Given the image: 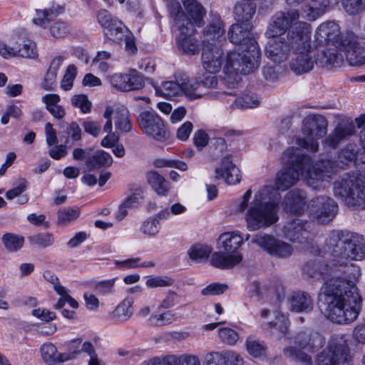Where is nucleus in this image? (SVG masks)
I'll use <instances>...</instances> for the list:
<instances>
[{"mask_svg":"<svg viewBox=\"0 0 365 365\" xmlns=\"http://www.w3.org/2000/svg\"><path fill=\"white\" fill-rule=\"evenodd\" d=\"M329 10L327 0H309L299 9L289 8L277 11L273 15L267 26V35L274 36L284 33L289 25L304 20L314 21Z\"/></svg>","mask_w":365,"mask_h":365,"instance_id":"5","label":"nucleus"},{"mask_svg":"<svg viewBox=\"0 0 365 365\" xmlns=\"http://www.w3.org/2000/svg\"><path fill=\"white\" fill-rule=\"evenodd\" d=\"M251 242L269 255L275 257L287 258L293 252V247L291 245L271 235L265 233L255 235L252 236Z\"/></svg>","mask_w":365,"mask_h":365,"instance_id":"12","label":"nucleus"},{"mask_svg":"<svg viewBox=\"0 0 365 365\" xmlns=\"http://www.w3.org/2000/svg\"><path fill=\"white\" fill-rule=\"evenodd\" d=\"M115 282V279L99 282L94 287L95 291L101 295L108 294L112 292Z\"/></svg>","mask_w":365,"mask_h":365,"instance_id":"62","label":"nucleus"},{"mask_svg":"<svg viewBox=\"0 0 365 365\" xmlns=\"http://www.w3.org/2000/svg\"><path fill=\"white\" fill-rule=\"evenodd\" d=\"M341 4L349 15H356L365 11V0H341Z\"/></svg>","mask_w":365,"mask_h":365,"instance_id":"51","label":"nucleus"},{"mask_svg":"<svg viewBox=\"0 0 365 365\" xmlns=\"http://www.w3.org/2000/svg\"><path fill=\"white\" fill-rule=\"evenodd\" d=\"M178 76L179 83L182 88V95H185L190 100L200 98L204 96H207L208 98L224 99L227 96L232 95L231 93L220 91L206 93L200 90L197 80H192L185 74H180Z\"/></svg>","mask_w":365,"mask_h":365,"instance_id":"19","label":"nucleus"},{"mask_svg":"<svg viewBox=\"0 0 365 365\" xmlns=\"http://www.w3.org/2000/svg\"><path fill=\"white\" fill-rule=\"evenodd\" d=\"M355 132L356 128L353 121H341L325 138L324 140V145L336 149L342 141L352 136Z\"/></svg>","mask_w":365,"mask_h":365,"instance_id":"24","label":"nucleus"},{"mask_svg":"<svg viewBox=\"0 0 365 365\" xmlns=\"http://www.w3.org/2000/svg\"><path fill=\"white\" fill-rule=\"evenodd\" d=\"M148 183L160 196H165L169 190L170 184L161 175L156 171H150L146 175Z\"/></svg>","mask_w":365,"mask_h":365,"instance_id":"38","label":"nucleus"},{"mask_svg":"<svg viewBox=\"0 0 365 365\" xmlns=\"http://www.w3.org/2000/svg\"><path fill=\"white\" fill-rule=\"evenodd\" d=\"M282 160L284 166L277 173L275 186L283 191L294 185L300 176L317 181H326L336 170V166L330 160H321L313 164L309 155L293 147L283 153Z\"/></svg>","mask_w":365,"mask_h":365,"instance_id":"2","label":"nucleus"},{"mask_svg":"<svg viewBox=\"0 0 365 365\" xmlns=\"http://www.w3.org/2000/svg\"><path fill=\"white\" fill-rule=\"evenodd\" d=\"M225 33V25L220 16L217 13L211 12L208 24L202 31V46L206 45L219 46Z\"/></svg>","mask_w":365,"mask_h":365,"instance_id":"21","label":"nucleus"},{"mask_svg":"<svg viewBox=\"0 0 365 365\" xmlns=\"http://www.w3.org/2000/svg\"><path fill=\"white\" fill-rule=\"evenodd\" d=\"M267 325L272 334L279 333L284 336L285 340L286 338L288 337L287 331L289 330L290 322L285 315L279 312L277 313L275 321L269 322Z\"/></svg>","mask_w":365,"mask_h":365,"instance_id":"42","label":"nucleus"},{"mask_svg":"<svg viewBox=\"0 0 365 365\" xmlns=\"http://www.w3.org/2000/svg\"><path fill=\"white\" fill-rule=\"evenodd\" d=\"M29 245L32 247L46 249L54 244L55 237L52 233L44 232H38L27 237Z\"/></svg>","mask_w":365,"mask_h":365,"instance_id":"40","label":"nucleus"},{"mask_svg":"<svg viewBox=\"0 0 365 365\" xmlns=\"http://www.w3.org/2000/svg\"><path fill=\"white\" fill-rule=\"evenodd\" d=\"M174 284V280L168 277H155L148 279L146 285L150 288L170 287Z\"/></svg>","mask_w":365,"mask_h":365,"instance_id":"60","label":"nucleus"},{"mask_svg":"<svg viewBox=\"0 0 365 365\" xmlns=\"http://www.w3.org/2000/svg\"><path fill=\"white\" fill-rule=\"evenodd\" d=\"M48 27L50 35L55 38H64L71 31L70 25L61 21H55Z\"/></svg>","mask_w":365,"mask_h":365,"instance_id":"50","label":"nucleus"},{"mask_svg":"<svg viewBox=\"0 0 365 365\" xmlns=\"http://www.w3.org/2000/svg\"><path fill=\"white\" fill-rule=\"evenodd\" d=\"M1 242L5 250L10 253L19 251L24 245L25 238L12 232H6L1 237Z\"/></svg>","mask_w":365,"mask_h":365,"instance_id":"39","label":"nucleus"},{"mask_svg":"<svg viewBox=\"0 0 365 365\" xmlns=\"http://www.w3.org/2000/svg\"><path fill=\"white\" fill-rule=\"evenodd\" d=\"M282 196L277 187L264 185L255 194L250 205H279Z\"/></svg>","mask_w":365,"mask_h":365,"instance_id":"27","label":"nucleus"},{"mask_svg":"<svg viewBox=\"0 0 365 365\" xmlns=\"http://www.w3.org/2000/svg\"><path fill=\"white\" fill-rule=\"evenodd\" d=\"M127 78L128 80H127L126 82L130 87L129 91L140 89L144 85L143 76L135 70L131 71L127 73Z\"/></svg>","mask_w":365,"mask_h":365,"instance_id":"58","label":"nucleus"},{"mask_svg":"<svg viewBox=\"0 0 365 365\" xmlns=\"http://www.w3.org/2000/svg\"><path fill=\"white\" fill-rule=\"evenodd\" d=\"M311 32L312 28L309 25V38L304 43V48L293 50L294 57L290 61V68L297 75L309 72L313 69L314 64H317V59L314 58L312 55Z\"/></svg>","mask_w":365,"mask_h":365,"instance_id":"16","label":"nucleus"},{"mask_svg":"<svg viewBox=\"0 0 365 365\" xmlns=\"http://www.w3.org/2000/svg\"><path fill=\"white\" fill-rule=\"evenodd\" d=\"M225 363V353L212 351L205 355L204 365H218L219 363Z\"/></svg>","mask_w":365,"mask_h":365,"instance_id":"63","label":"nucleus"},{"mask_svg":"<svg viewBox=\"0 0 365 365\" xmlns=\"http://www.w3.org/2000/svg\"><path fill=\"white\" fill-rule=\"evenodd\" d=\"M207 71L197 78L200 90L213 88L217 85V77Z\"/></svg>","mask_w":365,"mask_h":365,"instance_id":"56","label":"nucleus"},{"mask_svg":"<svg viewBox=\"0 0 365 365\" xmlns=\"http://www.w3.org/2000/svg\"><path fill=\"white\" fill-rule=\"evenodd\" d=\"M282 231L287 239L298 243L309 242L317 234L313 222L303 221L299 219L287 222Z\"/></svg>","mask_w":365,"mask_h":365,"instance_id":"13","label":"nucleus"},{"mask_svg":"<svg viewBox=\"0 0 365 365\" xmlns=\"http://www.w3.org/2000/svg\"><path fill=\"white\" fill-rule=\"evenodd\" d=\"M289 311L295 313H309L314 309V301L311 295L304 291L292 292L287 297Z\"/></svg>","mask_w":365,"mask_h":365,"instance_id":"26","label":"nucleus"},{"mask_svg":"<svg viewBox=\"0 0 365 365\" xmlns=\"http://www.w3.org/2000/svg\"><path fill=\"white\" fill-rule=\"evenodd\" d=\"M175 319V314L172 311H167L159 314H153L148 321L150 325L162 327L170 324Z\"/></svg>","mask_w":365,"mask_h":365,"instance_id":"49","label":"nucleus"},{"mask_svg":"<svg viewBox=\"0 0 365 365\" xmlns=\"http://www.w3.org/2000/svg\"><path fill=\"white\" fill-rule=\"evenodd\" d=\"M288 346L283 349L284 355L302 365H313L312 357L304 353L303 349L314 352L324 344L323 337L319 334H311L305 331H300L292 337L286 338Z\"/></svg>","mask_w":365,"mask_h":365,"instance_id":"7","label":"nucleus"},{"mask_svg":"<svg viewBox=\"0 0 365 365\" xmlns=\"http://www.w3.org/2000/svg\"><path fill=\"white\" fill-rule=\"evenodd\" d=\"M252 31V23L237 22L229 29L228 38L237 47L227 54V71L247 75L258 68L261 52Z\"/></svg>","mask_w":365,"mask_h":365,"instance_id":"3","label":"nucleus"},{"mask_svg":"<svg viewBox=\"0 0 365 365\" xmlns=\"http://www.w3.org/2000/svg\"><path fill=\"white\" fill-rule=\"evenodd\" d=\"M309 24L306 22H297L289 25L287 31L274 36H266L272 38L265 48L267 56L275 63L286 61L294 49L304 48L309 38Z\"/></svg>","mask_w":365,"mask_h":365,"instance_id":"4","label":"nucleus"},{"mask_svg":"<svg viewBox=\"0 0 365 365\" xmlns=\"http://www.w3.org/2000/svg\"><path fill=\"white\" fill-rule=\"evenodd\" d=\"M309 217L313 222L327 225L338 213V207H307Z\"/></svg>","mask_w":365,"mask_h":365,"instance_id":"31","label":"nucleus"},{"mask_svg":"<svg viewBox=\"0 0 365 365\" xmlns=\"http://www.w3.org/2000/svg\"><path fill=\"white\" fill-rule=\"evenodd\" d=\"M324 250L339 264L317 257L304 264L302 273L325 281L318 302L325 317L338 324L353 322L361 312L362 298L351 280L360 277L361 270L348 262L365 259V237L348 230H333L326 238Z\"/></svg>","mask_w":365,"mask_h":365,"instance_id":"1","label":"nucleus"},{"mask_svg":"<svg viewBox=\"0 0 365 365\" xmlns=\"http://www.w3.org/2000/svg\"><path fill=\"white\" fill-rule=\"evenodd\" d=\"M302 134L304 138H299L297 144L311 152L319 149L318 139L327 133V121L321 115H309L303 120Z\"/></svg>","mask_w":365,"mask_h":365,"instance_id":"10","label":"nucleus"},{"mask_svg":"<svg viewBox=\"0 0 365 365\" xmlns=\"http://www.w3.org/2000/svg\"><path fill=\"white\" fill-rule=\"evenodd\" d=\"M51 17L49 14V11L47 9L36 10V16L33 19V23L43 29L48 26V23Z\"/></svg>","mask_w":365,"mask_h":365,"instance_id":"59","label":"nucleus"},{"mask_svg":"<svg viewBox=\"0 0 365 365\" xmlns=\"http://www.w3.org/2000/svg\"><path fill=\"white\" fill-rule=\"evenodd\" d=\"M212 252V248L205 245H195L187 251L190 258L196 262L207 259Z\"/></svg>","mask_w":365,"mask_h":365,"instance_id":"47","label":"nucleus"},{"mask_svg":"<svg viewBox=\"0 0 365 365\" xmlns=\"http://www.w3.org/2000/svg\"><path fill=\"white\" fill-rule=\"evenodd\" d=\"M218 335L222 341L228 345H235L239 339L238 333L230 328H220Z\"/></svg>","mask_w":365,"mask_h":365,"instance_id":"53","label":"nucleus"},{"mask_svg":"<svg viewBox=\"0 0 365 365\" xmlns=\"http://www.w3.org/2000/svg\"><path fill=\"white\" fill-rule=\"evenodd\" d=\"M224 61V53L220 46H203L202 61L203 68L210 73H217Z\"/></svg>","mask_w":365,"mask_h":365,"instance_id":"25","label":"nucleus"},{"mask_svg":"<svg viewBox=\"0 0 365 365\" xmlns=\"http://www.w3.org/2000/svg\"><path fill=\"white\" fill-rule=\"evenodd\" d=\"M80 215V210L73 207H63L57 212V224L66 226L75 221Z\"/></svg>","mask_w":365,"mask_h":365,"instance_id":"41","label":"nucleus"},{"mask_svg":"<svg viewBox=\"0 0 365 365\" xmlns=\"http://www.w3.org/2000/svg\"><path fill=\"white\" fill-rule=\"evenodd\" d=\"M112 163L113 158L111 155L103 150H98L93 154H90V156L86 160V165L89 171L101 167L110 166Z\"/></svg>","mask_w":365,"mask_h":365,"instance_id":"37","label":"nucleus"},{"mask_svg":"<svg viewBox=\"0 0 365 365\" xmlns=\"http://www.w3.org/2000/svg\"><path fill=\"white\" fill-rule=\"evenodd\" d=\"M340 44V50L344 53L349 65L359 66L365 63V47L359 45L358 37L352 31L345 33Z\"/></svg>","mask_w":365,"mask_h":365,"instance_id":"15","label":"nucleus"},{"mask_svg":"<svg viewBox=\"0 0 365 365\" xmlns=\"http://www.w3.org/2000/svg\"><path fill=\"white\" fill-rule=\"evenodd\" d=\"M307 192L301 189H293L284 196L282 205H305L307 203Z\"/></svg>","mask_w":365,"mask_h":365,"instance_id":"44","label":"nucleus"},{"mask_svg":"<svg viewBox=\"0 0 365 365\" xmlns=\"http://www.w3.org/2000/svg\"><path fill=\"white\" fill-rule=\"evenodd\" d=\"M154 365H201V362L196 355L190 354H170L165 356L162 361L156 360Z\"/></svg>","mask_w":365,"mask_h":365,"instance_id":"33","label":"nucleus"},{"mask_svg":"<svg viewBox=\"0 0 365 365\" xmlns=\"http://www.w3.org/2000/svg\"><path fill=\"white\" fill-rule=\"evenodd\" d=\"M227 288L225 284L212 283L202 289L201 294L204 296H213L222 294Z\"/></svg>","mask_w":365,"mask_h":365,"instance_id":"61","label":"nucleus"},{"mask_svg":"<svg viewBox=\"0 0 365 365\" xmlns=\"http://www.w3.org/2000/svg\"><path fill=\"white\" fill-rule=\"evenodd\" d=\"M14 48H11L14 56L34 58L37 56L36 43L25 36L18 35L13 37Z\"/></svg>","mask_w":365,"mask_h":365,"instance_id":"28","label":"nucleus"},{"mask_svg":"<svg viewBox=\"0 0 365 365\" xmlns=\"http://www.w3.org/2000/svg\"><path fill=\"white\" fill-rule=\"evenodd\" d=\"M246 346L248 353L254 357H259L264 354L266 346L255 336H249L246 340Z\"/></svg>","mask_w":365,"mask_h":365,"instance_id":"48","label":"nucleus"},{"mask_svg":"<svg viewBox=\"0 0 365 365\" xmlns=\"http://www.w3.org/2000/svg\"><path fill=\"white\" fill-rule=\"evenodd\" d=\"M127 73H115L110 76V83L117 90L121 91H129V86L127 83Z\"/></svg>","mask_w":365,"mask_h":365,"instance_id":"55","label":"nucleus"},{"mask_svg":"<svg viewBox=\"0 0 365 365\" xmlns=\"http://www.w3.org/2000/svg\"><path fill=\"white\" fill-rule=\"evenodd\" d=\"M138 123L145 133L158 141L168 137L162 119L153 111H145L140 114Z\"/></svg>","mask_w":365,"mask_h":365,"instance_id":"17","label":"nucleus"},{"mask_svg":"<svg viewBox=\"0 0 365 365\" xmlns=\"http://www.w3.org/2000/svg\"><path fill=\"white\" fill-rule=\"evenodd\" d=\"M352 338L357 344L365 345V323H359L354 327Z\"/></svg>","mask_w":365,"mask_h":365,"instance_id":"64","label":"nucleus"},{"mask_svg":"<svg viewBox=\"0 0 365 365\" xmlns=\"http://www.w3.org/2000/svg\"><path fill=\"white\" fill-rule=\"evenodd\" d=\"M184 10L179 5L173 6L171 16L174 19L176 26L178 22H183L184 26H192L200 27L203 25V19L206 14V10L197 0H182Z\"/></svg>","mask_w":365,"mask_h":365,"instance_id":"11","label":"nucleus"},{"mask_svg":"<svg viewBox=\"0 0 365 365\" xmlns=\"http://www.w3.org/2000/svg\"><path fill=\"white\" fill-rule=\"evenodd\" d=\"M363 149L359 148L356 143H349L338 153L337 163L330 160L336 166V170L331 174L337 171L338 168H343L352 163H355L359 155H361Z\"/></svg>","mask_w":365,"mask_h":365,"instance_id":"30","label":"nucleus"},{"mask_svg":"<svg viewBox=\"0 0 365 365\" xmlns=\"http://www.w3.org/2000/svg\"><path fill=\"white\" fill-rule=\"evenodd\" d=\"M215 178H225L229 185L237 184L241 180L240 170L232 163L230 157L222 158L221 168L215 169Z\"/></svg>","mask_w":365,"mask_h":365,"instance_id":"29","label":"nucleus"},{"mask_svg":"<svg viewBox=\"0 0 365 365\" xmlns=\"http://www.w3.org/2000/svg\"><path fill=\"white\" fill-rule=\"evenodd\" d=\"M345 34L341 35L339 26L334 21H327L321 24L315 32L316 41L319 44L331 43L341 49V39Z\"/></svg>","mask_w":365,"mask_h":365,"instance_id":"22","label":"nucleus"},{"mask_svg":"<svg viewBox=\"0 0 365 365\" xmlns=\"http://www.w3.org/2000/svg\"><path fill=\"white\" fill-rule=\"evenodd\" d=\"M256 12V4L251 1H238L234 9L235 20L239 23H251L250 20Z\"/></svg>","mask_w":365,"mask_h":365,"instance_id":"34","label":"nucleus"},{"mask_svg":"<svg viewBox=\"0 0 365 365\" xmlns=\"http://www.w3.org/2000/svg\"><path fill=\"white\" fill-rule=\"evenodd\" d=\"M157 96L164 98H172L182 96V88L179 83V76L175 77V81H165L160 86L154 85Z\"/></svg>","mask_w":365,"mask_h":365,"instance_id":"36","label":"nucleus"},{"mask_svg":"<svg viewBox=\"0 0 365 365\" xmlns=\"http://www.w3.org/2000/svg\"><path fill=\"white\" fill-rule=\"evenodd\" d=\"M182 24L184 23L181 21L178 22V26H176L180 31L176 38L178 48L185 53L195 55L200 51L199 42L193 36L195 29L192 26H184Z\"/></svg>","mask_w":365,"mask_h":365,"instance_id":"23","label":"nucleus"},{"mask_svg":"<svg viewBox=\"0 0 365 365\" xmlns=\"http://www.w3.org/2000/svg\"><path fill=\"white\" fill-rule=\"evenodd\" d=\"M243 240L239 231L221 234L217 239V248L220 251L212 254L210 259L211 264L217 268L227 269L240 264L242 260V255L234 253L241 247Z\"/></svg>","mask_w":365,"mask_h":365,"instance_id":"6","label":"nucleus"},{"mask_svg":"<svg viewBox=\"0 0 365 365\" xmlns=\"http://www.w3.org/2000/svg\"><path fill=\"white\" fill-rule=\"evenodd\" d=\"M40 351L43 361L48 365H54L74 359L73 354L58 353L56 347L51 343L43 344Z\"/></svg>","mask_w":365,"mask_h":365,"instance_id":"32","label":"nucleus"},{"mask_svg":"<svg viewBox=\"0 0 365 365\" xmlns=\"http://www.w3.org/2000/svg\"><path fill=\"white\" fill-rule=\"evenodd\" d=\"M76 73L77 70L76 66L73 64L69 65L61 83V87L64 91H68L72 88Z\"/></svg>","mask_w":365,"mask_h":365,"instance_id":"57","label":"nucleus"},{"mask_svg":"<svg viewBox=\"0 0 365 365\" xmlns=\"http://www.w3.org/2000/svg\"><path fill=\"white\" fill-rule=\"evenodd\" d=\"M335 50L320 51L317 54V64L320 66L334 65L338 63Z\"/></svg>","mask_w":365,"mask_h":365,"instance_id":"52","label":"nucleus"},{"mask_svg":"<svg viewBox=\"0 0 365 365\" xmlns=\"http://www.w3.org/2000/svg\"><path fill=\"white\" fill-rule=\"evenodd\" d=\"M315 365H352V356L346 335H334L315 358Z\"/></svg>","mask_w":365,"mask_h":365,"instance_id":"9","label":"nucleus"},{"mask_svg":"<svg viewBox=\"0 0 365 365\" xmlns=\"http://www.w3.org/2000/svg\"><path fill=\"white\" fill-rule=\"evenodd\" d=\"M362 171L344 174L334 183L335 196L347 205H357L365 202V162Z\"/></svg>","mask_w":365,"mask_h":365,"instance_id":"8","label":"nucleus"},{"mask_svg":"<svg viewBox=\"0 0 365 365\" xmlns=\"http://www.w3.org/2000/svg\"><path fill=\"white\" fill-rule=\"evenodd\" d=\"M27 187L28 182L24 178L19 179L15 183V187L6 192V198L12 200L16 197H18V203L21 205L27 203L28 197L26 195H21V193L26 190Z\"/></svg>","mask_w":365,"mask_h":365,"instance_id":"43","label":"nucleus"},{"mask_svg":"<svg viewBox=\"0 0 365 365\" xmlns=\"http://www.w3.org/2000/svg\"><path fill=\"white\" fill-rule=\"evenodd\" d=\"M97 21L104 29L105 35L116 43H120L127 33L123 24L113 17L107 10L101 9L97 14Z\"/></svg>","mask_w":365,"mask_h":365,"instance_id":"18","label":"nucleus"},{"mask_svg":"<svg viewBox=\"0 0 365 365\" xmlns=\"http://www.w3.org/2000/svg\"><path fill=\"white\" fill-rule=\"evenodd\" d=\"M260 101L257 94L245 91L240 97L235 100L237 107L240 108H252L257 107Z\"/></svg>","mask_w":365,"mask_h":365,"instance_id":"46","label":"nucleus"},{"mask_svg":"<svg viewBox=\"0 0 365 365\" xmlns=\"http://www.w3.org/2000/svg\"><path fill=\"white\" fill-rule=\"evenodd\" d=\"M185 211V207H170L158 212L155 217H150L143 220L140 226V233L153 237L156 236L160 229L159 220H166L171 215H180Z\"/></svg>","mask_w":365,"mask_h":365,"instance_id":"20","label":"nucleus"},{"mask_svg":"<svg viewBox=\"0 0 365 365\" xmlns=\"http://www.w3.org/2000/svg\"><path fill=\"white\" fill-rule=\"evenodd\" d=\"M133 299L127 297L123 299L110 314V318L115 322L123 323L129 320L133 314Z\"/></svg>","mask_w":365,"mask_h":365,"instance_id":"35","label":"nucleus"},{"mask_svg":"<svg viewBox=\"0 0 365 365\" xmlns=\"http://www.w3.org/2000/svg\"><path fill=\"white\" fill-rule=\"evenodd\" d=\"M275 207H250L246 214L248 230L255 231L275 223L279 219Z\"/></svg>","mask_w":365,"mask_h":365,"instance_id":"14","label":"nucleus"},{"mask_svg":"<svg viewBox=\"0 0 365 365\" xmlns=\"http://www.w3.org/2000/svg\"><path fill=\"white\" fill-rule=\"evenodd\" d=\"M71 103L74 107L79 108L83 113H88L91 110V102L84 94L75 95L71 98Z\"/></svg>","mask_w":365,"mask_h":365,"instance_id":"54","label":"nucleus"},{"mask_svg":"<svg viewBox=\"0 0 365 365\" xmlns=\"http://www.w3.org/2000/svg\"><path fill=\"white\" fill-rule=\"evenodd\" d=\"M115 125L123 132H129L132 128L129 119V112L124 106L117 108L115 111Z\"/></svg>","mask_w":365,"mask_h":365,"instance_id":"45","label":"nucleus"}]
</instances>
